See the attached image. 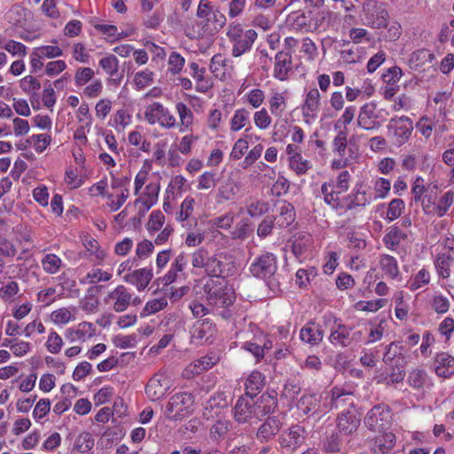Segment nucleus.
I'll return each mask as SVG.
<instances>
[{"mask_svg": "<svg viewBox=\"0 0 454 454\" xmlns=\"http://www.w3.org/2000/svg\"><path fill=\"white\" fill-rule=\"evenodd\" d=\"M249 270L254 277L263 279L273 294L282 292L277 257L272 253L267 252L257 256L250 264Z\"/></svg>", "mask_w": 454, "mask_h": 454, "instance_id": "nucleus-1", "label": "nucleus"}, {"mask_svg": "<svg viewBox=\"0 0 454 454\" xmlns=\"http://www.w3.org/2000/svg\"><path fill=\"white\" fill-rule=\"evenodd\" d=\"M226 35L231 43V55L235 58L249 52L258 34L254 29H244L239 23H231Z\"/></svg>", "mask_w": 454, "mask_h": 454, "instance_id": "nucleus-2", "label": "nucleus"}, {"mask_svg": "<svg viewBox=\"0 0 454 454\" xmlns=\"http://www.w3.org/2000/svg\"><path fill=\"white\" fill-rule=\"evenodd\" d=\"M193 396L187 392L174 395L166 405L165 415L170 420H181L191 412Z\"/></svg>", "mask_w": 454, "mask_h": 454, "instance_id": "nucleus-3", "label": "nucleus"}, {"mask_svg": "<svg viewBox=\"0 0 454 454\" xmlns=\"http://www.w3.org/2000/svg\"><path fill=\"white\" fill-rule=\"evenodd\" d=\"M204 291L207 294L208 302L212 305L219 308H227L234 302V292L221 283L217 284L215 281L207 282L204 286Z\"/></svg>", "mask_w": 454, "mask_h": 454, "instance_id": "nucleus-4", "label": "nucleus"}, {"mask_svg": "<svg viewBox=\"0 0 454 454\" xmlns=\"http://www.w3.org/2000/svg\"><path fill=\"white\" fill-rule=\"evenodd\" d=\"M391 412L387 406L378 404L372 407L364 418V425L372 431H385L391 425Z\"/></svg>", "mask_w": 454, "mask_h": 454, "instance_id": "nucleus-5", "label": "nucleus"}, {"mask_svg": "<svg viewBox=\"0 0 454 454\" xmlns=\"http://www.w3.org/2000/svg\"><path fill=\"white\" fill-rule=\"evenodd\" d=\"M145 120L151 123L154 124L159 122L161 126L167 128L174 127L176 123V119L168 113V111L164 108V106L156 102L147 107L145 113Z\"/></svg>", "mask_w": 454, "mask_h": 454, "instance_id": "nucleus-6", "label": "nucleus"}, {"mask_svg": "<svg viewBox=\"0 0 454 454\" xmlns=\"http://www.w3.org/2000/svg\"><path fill=\"white\" fill-rule=\"evenodd\" d=\"M306 438V430L300 425H294L284 431L278 437V443L282 449L295 450L301 445Z\"/></svg>", "mask_w": 454, "mask_h": 454, "instance_id": "nucleus-7", "label": "nucleus"}, {"mask_svg": "<svg viewBox=\"0 0 454 454\" xmlns=\"http://www.w3.org/2000/svg\"><path fill=\"white\" fill-rule=\"evenodd\" d=\"M255 413L254 397L247 395L240 396L233 407V418L238 423L247 422Z\"/></svg>", "mask_w": 454, "mask_h": 454, "instance_id": "nucleus-8", "label": "nucleus"}, {"mask_svg": "<svg viewBox=\"0 0 454 454\" xmlns=\"http://www.w3.org/2000/svg\"><path fill=\"white\" fill-rule=\"evenodd\" d=\"M388 129L394 130V136L396 138V143L403 145L411 135L413 126L412 121L409 117L402 116L399 118H392L389 121Z\"/></svg>", "mask_w": 454, "mask_h": 454, "instance_id": "nucleus-9", "label": "nucleus"}, {"mask_svg": "<svg viewBox=\"0 0 454 454\" xmlns=\"http://www.w3.org/2000/svg\"><path fill=\"white\" fill-rule=\"evenodd\" d=\"M132 300V294L122 286H118L110 292L105 298L106 303L113 301V309L116 312H122L128 309Z\"/></svg>", "mask_w": 454, "mask_h": 454, "instance_id": "nucleus-10", "label": "nucleus"}, {"mask_svg": "<svg viewBox=\"0 0 454 454\" xmlns=\"http://www.w3.org/2000/svg\"><path fill=\"white\" fill-rule=\"evenodd\" d=\"M168 388V379L162 374H155L146 384L145 393L150 400L157 401L165 395Z\"/></svg>", "mask_w": 454, "mask_h": 454, "instance_id": "nucleus-11", "label": "nucleus"}, {"mask_svg": "<svg viewBox=\"0 0 454 454\" xmlns=\"http://www.w3.org/2000/svg\"><path fill=\"white\" fill-rule=\"evenodd\" d=\"M292 70V52L289 51H279L275 56L274 77L279 81H286Z\"/></svg>", "mask_w": 454, "mask_h": 454, "instance_id": "nucleus-12", "label": "nucleus"}, {"mask_svg": "<svg viewBox=\"0 0 454 454\" xmlns=\"http://www.w3.org/2000/svg\"><path fill=\"white\" fill-rule=\"evenodd\" d=\"M396 437L394 433L387 430L379 432L370 442V448L374 454H387L395 445Z\"/></svg>", "mask_w": 454, "mask_h": 454, "instance_id": "nucleus-13", "label": "nucleus"}, {"mask_svg": "<svg viewBox=\"0 0 454 454\" xmlns=\"http://www.w3.org/2000/svg\"><path fill=\"white\" fill-rule=\"evenodd\" d=\"M360 425V418L356 411H346L340 412L337 417V430L343 435H349L355 433Z\"/></svg>", "mask_w": 454, "mask_h": 454, "instance_id": "nucleus-14", "label": "nucleus"}, {"mask_svg": "<svg viewBox=\"0 0 454 454\" xmlns=\"http://www.w3.org/2000/svg\"><path fill=\"white\" fill-rule=\"evenodd\" d=\"M376 105L374 103H366L361 109L357 118V124L364 129H373L380 127V122L376 121L375 114Z\"/></svg>", "mask_w": 454, "mask_h": 454, "instance_id": "nucleus-15", "label": "nucleus"}, {"mask_svg": "<svg viewBox=\"0 0 454 454\" xmlns=\"http://www.w3.org/2000/svg\"><path fill=\"white\" fill-rule=\"evenodd\" d=\"M281 427L282 423L278 417H268V419L259 427L256 437L261 442H268L279 432Z\"/></svg>", "mask_w": 454, "mask_h": 454, "instance_id": "nucleus-16", "label": "nucleus"}, {"mask_svg": "<svg viewBox=\"0 0 454 454\" xmlns=\"http://www.w3.org/2000/svg\"><path fill=\"white\" fill-rule=\"evenodd\" d=\"M227 256L221 254H211L206 273L213 277H225L229 275V264L225 262Z\"/></svg>", "mask_w": 454, "mask_h": 454, "instance_id": "nucleus-17", "label": "nucleus"}, {"mask_svg": "<svg viewBox=\"0 0 454 454\" xmlns=\"http://www.w3.org/2000/svg\"><path fill=\"white\" fill-rule=\"evenodd\" d=\"M153 277V270L143 268L124 276L125 281L136 286L138 291L145 290Z\"/></svg>", "mask_w": 454, "mask_h": 454, "instance_id": "nucleus-18", "label": "nucleus"}, {"mask_svg": "<svg viewBox=\"0 0 454 454\" xmlns=\"http://www.w3.org/2000/svg\"><path fill=\"white\" fill-rule=\"evenodd\" d=\"M329 340L333 345L348 346L351 342L350 328L335 319L333 325L331 327Z\"/></svg>", "mask_w": 454, "mask_h": 454, "instance_id": "nucleus-19", "label": "nucleus"}, {"mask_svg": "<svg viewBox=\"0 0 454 454\" xmlns=\"http://www.w3.org/2000/svg\"><path fill=\"white\" fill-rule=\"evenodd\" d=\"M435 373L442 378H449L454 374V357L448 353L437 354L434 358Z\"/></svg>", "mask_w": 454, "mask_h": 454, "instance_id": "nucleus-20", "label": "nucleus"}, {"mask_svg": "<svg viewBox=\"0 0 454 454\" xmlns=\"http://www.w3.org/2000/svg\"><path fill=\"white\" fill-rule=\"evenodd\" d=\"M344 200L347 202V208L353 209L356 207H365L367 204H370L372 200V195H368L364 190V185L362 184H356L354 192L344 198Z\"/></svg>", "mask_w": 454, "mask_h": 454, "instance_id": "nucleus-21", "label": "nucleus"}, {"mask_svg": "<svg viewBox=\"0 0 454 454\" xmlns=\"http://www.w3.org/2000/svg\"><path fill=\"white\" fill-rule=\"evenodd\" d=\"M321 96L317 89H311L306 96L302 106V114L304 117L315 118L320 108Z\"/></svg>", "mask_w": 454, "mask_h": 454, "instance_id": "nucleus-22", "label": "nucleus"}, {"mask_svg": "<svg viewBox=\"0 0 454 454\" xmlns=\"http://www.w3.org/2000/svg\"><path fill=\"white\" fill-rule=\"evenodd\" d=\"M324 337V332L319 326L314 322H309L305 326L301 329L300 338L302 341L307 342L310 345L319 344Z\"/></svg>", "mask_w": 454, "mask_h": 454, "instance_id": "nucleus-23", "label": "nucleus"}, {"mask_svg": "<svg viewBox=\"0 0 454 454\" xmlns=\"http://www.w3.org/2000/svg\"><path fill=\"white\" fill-rule=\"evenodd\" d=\"M256 407V417H262L271 414L278 407L277 398L269 394L262 395L256 401H254Z\"/></svg>", "mask_w": 454, "mask_h": 454, "instance_id": "nucleus-24", "label": "nucleus"}, {"mask_svg": "<svg viewBox=\"0 0 454 454\" xmlns=\"http://www.w3.org/2000/svg\"><path fill=\"white\" fill-rule=\"evenodd\" d=\"M277 225L280 228H286L291 225L295 220L294 207L284 200L280 203L278 207V215L274 217Z\"/></svg>", "mask_w": 454, "mask_h": 454, "instance_id": "nucleus-25", "label": "nucleus"}, {"mask_svg": "<svg viewBox=\"0 0 454 454\" xmlns=\"http://www.w3.org/2000/svg\"><path fill=\"white\" fill-rule=\"evenodd\" d=\"M297 407L305 415L315 414L320 408V402L316 395H304L298 401Z\"/></svg>", "mask_w": 454, "mask_h": 454, "instance_id": "nucleus-26", "label": "nucleus"}, {"mask_svg": "<svg viewBox=\"0 0 454 454\" xmlns=\"http://www.w3.org/2000/svg\"><path fill=\"white\" fill-rule=\"evenodd\" d=\"M263 386L264 376L260 372L254 371L246 381V395L254 397Z\"/></svg>", "mask_w": 454, "mask_h": 454, "instance_id": "nucleus-27", "label": "nucleus"}, {"mask_svg": "<svg viewBox=\"0 0 454 454\" xmlns=\"http://www.w3.org/2000/svg\"><path fill=\"white\" fill-rule=\"evenodd\" d=\"M403 346L399 345V342H391L387 346L386 353L383 356V362L386 364H392L395 360V363L405 364V357L402 355Z\"/></svg>", "mask_w": 454, "mask_h": 454, "instance_id": "nucleus-28", "label": "nucleus"}, {"mask_svg": "<svg viewBox=\"0 0 454 454\" xmlns=\"http://www.w3.org/2000/svg\"><path fill=\"white\" fill-rule=\"evenodd\" d=\"M408 382L413 388L420 389L430 385V378L422 369H413L408 376Z\"/></svg>", "mask_w": 454, "mask_h": 454, "instance_id": "nucleus-29", "label": "nucleus"}, {"mask_svg": "<svg viewBox=\"0 0 454 454\" xmlns=\"http://www.w3.org/2000/svg\"><path fill=\"white\" fill-rule=\"evenodd\" d=\"M217 358L215 356H205L191 364L186 371L191 372L192 374L199 375L203 372L210 369L216 364Z\"/></svg>", "mask_w": 454, "mask_h": 454, "instance_id": "nucleus-30", "label": "nucleus"}, {"mask_svg": "<svg viewBox=\"0 0 454 454\" xmlns=\"http://www.w3.org/2000/svg\"><path fill=\"white\" fill-rule=\"evenodd\" d=\"M380 265L384 273L390 278L395 279L399 275L397 261L389 254H382L380 258Z\"/></svg>", "mask_w": 454, "mask_h": 454, "instance_id": "nucleus-31", "label": "nucleus"}, {"mask_svg": "<svg viewBox=\"0 0 454 454\" xmlns=\"http://www.w3.org/2000/svg\"><path fill=\"white\" fill-rule=\"evenodd\" d=\"M231 422L228 420H217L209 430V435L213 442H219L230 430Z\"/></svg>", "mask_w": 454, "mask_h": 454, "instance_id": "nucleus-32", "label": "nucleus"}, {"mask_svg": "<svg viewBox=\"0 0 454 454\" xmlns=\"http://www.w3.org/2000/svg\"><path fill=\"white\" fill-rule=\"evenodd\" d=\"M189 66L192 72V75L199 82L197 90L206 92L210 88V84L205 80L206 68H200L199 65L195 62H192Z\"/></svg>", "mask_w": 454, "mask_h": 454, "instance_id": "nucleus-33", "label": "nucleus"}, {"mask_svg": "<svg viewBox=\"0 0 454 454\" xmlns=\"http://www.w3.org/2000/svg\"><path fill=\"white\" fill-rule=\"evenodd\" d=\"M342 433L340 431H333L331 434H327L325 436V440L324 441V449L327 452H338L340 450V446L342 444Z\"/></svg>", "mask_w": 454, "mask_h": 454, "instance_id": "nucleus-34", "label": "nucleus"}, {"mask_svg": "<svg viewBox=\"0 0 454 454\" xmlns=\"http://www.w3.org/2000/svg\"><path fill=\"white\" fill-rule=\"evenodd\" d=\"M249 116L250 113L245 108L237 110L231 121V129L238 131L244 128L249 122Z\"/></svg>", "mask_w": 454, "mask_h": 454, "instance_id": "nucleus-35", "label": "nucleus"}, {"mask_svg": "<svg viewBox=\"0 0 454 454\" xmlns=\"http://www.w3.org/2000/svg\"><path fill=\"white\" fill-rule=\"evenodd\" d=\"M226 20L225 15L219 9H215L206 20L205 26L209 27V23H211L212 27L210 29L217 32L224 27Z\"/></svg>", "mask_w": 454, "mask_h": 454, "instance_id": "nucleus-36", "label": "nucleus"}, {"mask_svg": "<svg viewBox=\"0 0 454 454\" xmlns=\"http://www.w3.org/2000/svg\"><path fill=\"white\" fill-rule=\"evenodd\" d=\"M43 270L49 274H55L62 266V260L54 254H46L42 260Z\"/></svg>", "mask_w": 454, "mask_h": 454, "instance_id": "nucleus-37", "label": "nucleus"}, {"mask_svg": "<svg viewBox=\"0 0 454 454\" xmlns=\"http://www.w3.org/2000/svg\"><path fill=\"white\" fill-rule=\"evenodd\" d=\"M211 254L204 248L200 247L192 254V264L194 268L204 269L207 270Z\"/></svg>", "mask_w": 454, "mask_h": 454, "instance_id": "nucleus-38", "label": "nucleus"}, {"mask_svg": "<svg viewBox=\"0 0 454 454\" xmlns=\"http://www.w3.org/2000/svg\"><path fill=\"white\" fill-rule=\"evenodd\" d=\"M94 446V439L88 432H83L75 440L74 449L80 453L90 451Z\"/></svg>", "mask_w": 454, "mask_h": 454, "instance_id": "nucleus-39", "label": "nucleus"}, {"mask_svg": "<svg viewBox=\"0 0 454 454\" xmlns=\"http://www.w3.org/2000/svg\"><path fill=\"white\" fill-rule=\"evenodd\" d=\"M454 200V192L452 191H449L444 193V195L439 200L438 203L435 205L434 213L438 217H442L450 206L452 205Z\"/></svg>", "mask_w": 454, "mask_h": 454, "instance_id": "nucleus-40", "label": "nucleus"}, {"mask_svg": "<svg viewBox=\"0 0 454 454\" xmlns=\"http://www.w3.org/2000/svg\"><path fill=\"white\" fill-rule=\"evenodd\" d=\"M289 166L297 175H303L310 168L309 161L303 159L301 154L291 156Z\"/></svg>", "mask_w": 454, "mask_h": 454, "instance_id": "nucleus-41", "label": "nucleus"}, {"mask_svg": "<svg viewBox=\"0 0 454 454\" xmlns=\"http://www.w3.org/2000/svg\"><path fill=\"white\" fill-rule=\"evenodd\" d=\"M99 66L110 76H114L119 68V61L114 55H109L100 59Z\"/></svg>", "mask_w": 454, "mask_h": 454, "instance_id": "nucleus-42", "label": "nucleus"}, {"mask_svg": "<svg viewBox=\"0 0 454 454\" xmlns=\"http://www.w3.org/2000/svg\"><path fill=\"white\" fill-rule=\"evenodd\" d=\"M168 71L173 74H177L182 71L185 59L179 53L172 51L168 57Z\"/></svg>", "mask_w": 454, "mask_h": 454, "instance_id": "nucleus-43", "label": "nucleus"}, {"mask_svg": "<svg viewBox=\"0 0 454 454\" xmlns=\"http://www.w3.org/2000/svg\"><path fill=\"white\" fill-rule=\"evenodd\" d=\"M269 209V202L263 200H255L247 206V212L251 217H256L266 214Z\"/></svg>", "mask_w": 454, "mask_h": 454, "instance_id": "nucleus-44", "label": "nucleus"}, {"mask_svg": "<svg viewBox=\"0 0 454 454\" xmlns=\"http://www.w3.org/2000/svg\"><path fill=\"white\" fill-rule=\"evenodd\" d=\"M407 235L403 233L399 228L395 227L386 234L384 240L388 247L394 248L402 239H406Z\"/></svg>", "mask_w": 454, "mask_h": 454, "instance_id": "nucleus-45", "label": "nucleus"}, {"mask_svg": "<svg viewBox=\"0 0 454 454\" xmlns=\"http://www.w3.org/2000/svg\"><path fill=\"white\" fill-rule=\"evenodd\" d=\"M404 209V202L402 199H394L388 205L387 217L388 221L397 219Z\"/></svg>", "mask_w": 454, "mask_h": 454, "instance_id": "nucleus-46", "label": "nucleus"}, {"mask_svg": "<svg viewBox=\"0 0 454 454\" xmlns=\"http://www.w3.org/2000/svg\"><path fill=\"white\" fill-rule=\"evenodd\" d=\"M347 145V132L340 130L333 141V150L340 157H344Z\"/></svg>", "mask_w": 454, "mask_h": 454, "instance_id": "nucleus-47", "label": "nucleus"}, {"mask_svg": "<svg viewBox=\"0 0 454 454\" xmlns=\"http://www.w3.org/2000/svg\"><path fill=\"white\" fill-rule=\"evenodd\" d=\"M168 305V301L166 298L153 299L149 301L144 310L142 312V316H146L150 314H154L161 309H163Z\"/></svg>", "mask_w": 454, "mask_h": 454, "instance_id": "nucleus-48", "label": "nucleus"}, {"mask_svg": "<svg viewBox=\"0 0 454 454\" xmlns=\"http://www.w3.org/2000/svg\"><path fill=\"white\" fill-rule=\"evenodd\" d=\"M195 200L193 198L187 197L181 204L179 212L176 214V219L180 222L186 220L193 211V204Z\"/></svg>", "mask_w": 454, "mask_h": 454, "instance_id": "nucleus-49", "label": "nucleus"}, {"mask_svg": "<svg viewBox=\"0 0 454 454\" xmlns=\"http://www.w3.org/2000/svg\"><path fill=\"white\" fill-rule=\"evenodd\" d=\"M176 110L178 112L181 124L189 127L193 121V114L192 110L187 107V106L184 103H178L176 104Z\"/></svg>", "mask_w": 454, "mask_h": 454, "instance_id": "nucleus-50", "label": "nucleus"}, {"mask_svg": "<svg viewBox=\"0 0 454 454\" xmlns=\"http://www.w3.org/2000/svg\"><path fill=\"white\" fill-rule=\"evenodd\" d=\"M86 326L91 327L92 324L84 322L80 324L78 329L76 330L68 329L66 334L67 339H68L71 342H74L77 340H84L87 333L85 329Z\"/></svg>", "mask_w": 454, "mask_h": 454, "instance_id": "nucleus-51", "label": "nucleus"}, {"mask_svg": "<svg viewBox=\"0 0 454 454\" xmlns=\"http://www.w3.org/2000/svg\"><path fill=\"white\" fill-rule=\"evenodd\" d=\"M165 222L164 215L160 211L152 212L148 221V230L150 231H157L161 229Z\"/></svg>", "mask_w": 454, "mask_h": 454, "instance_id": "nucleus-52", "label": "nucleus"}, {"mask_svg": "<svg viewBox=\"0 0 454 454\" xmlns=\"http://www.w3.org/2000/svg\"><path fill=\"white\" fill-rule=\"evenodd\" d=\"M62 345V338L56 332H51L46 342L47 349L52 354H58L61 350Z\"/></svg>", "mask_w": 454, "mask_h": 454, "instance_id": "nucleus-53", "label": "nucleus"}, {"mask_svg": "<svg viewBox=\"0 0 454 454\" xmlns=\"http://www.w3.org/2000/svg\"><path fill=\"white\" fill-rule=\"evenodd\" d=\"M153 243L148 239H144L137 245L136 256L138 259H145L153 252Z\"/></svg>", "mask_w": 454, "mask_h": 454, "instance_id": "nucleus-54", "label": "nucleus"}, {"mask_svg": "<svg viewBox=\"0 0 454 454\" xmlns=\"http://www.w3.org/2000/svg\"><path fill=\"white\" fill-rule=\"evenodd\" d=\"M286 105L285 98L280 93H275L270 99V108L272 114L280 116Z\"/></svg>", "mask_w": 454, "mask_h": 454, "instance_id": "nucleus-55", "label": "nucleus"}, {"mask_svg": "<svg viewBox=\"0 0 454 454\" xmlns=\"http://www.w3.org/2000/svg\"><path fill=\"white\" fill-rule=\"evenodd\" d=\"M274 222L275 219L272 215L264 217L261 223L258 225L257 235L262 239L269 236L274 227Z\"/></svg>", "mask_w": 454, "mask_h": 454, "instance_id": "nucleus-56", "label": "nucleus"}, {"mask_svg": "<svg viewBox=\"0 0 454 454\" xmlns=\"http://www.w3.org/2000/svg\"><path fill=\"white\" fill-rule=\"evenodd\" d=\"M402 74L403 72L400 67L396 66L392 67L382 74V80L388 85H394L400 80Z\"/></svg>", "mask_w": 454, "mask_h": 454, "instance_id": "nucleus-57", "label": "nucleus"}, {"mask_svg": "<svg viewBox=\"0 0 454 454\" xmlns=\"http://www.w3.org/2000/svg\"><path fill=\"white\" fill-rule=\"evenodd\" d=\"M20 88L25 92L34 94V93H35V91L40 90L41 84L36 78H35L31 75H27V76L24 77L23 79H21Z\"/></svg>", "mask_w": 454, "mask_h": 454, "instance_id": "nucleus-58", "label": "nucleus"}, {"mask_svg": "<svg viewBox=\"0 0 454 454\" xmlns=\"http://www.w3.org/2000/svg\"><path fill=\"white\" fill-rule=\"evenodd\" d=\"M153 73L145 69L142 72H138L135 75V84L139 89H144L146 86L150 85L153 82Z\"/></svg>", "mask_w": 454, "mask_h": 454, "instance_id": "nucleus-59", "label": "nucleus"}, {"mask_svg": "<svg viewBox=\"0 0 454 454\" xmlns=\"http://www.w3.org/2000/svg\"><path fill=\"white\" fill-rule=\"evenodd\" d=\"M35 150L37 153H43L51 142V137L46 134L31 136Z\"/></svg>", "mask_w": 454, "mask_h": 454, "instance_id": "nucleus-60", "label": "nucleus"}, {"mask_svg": "<svg viewBox=\"0 0 454 454\" xmlns=\"http://www.w3.org/2000/svg\"><path fill=\"white\" fill-rule=\"evenodd\" d=\"M429 280H430L429 272L427 270H426L425 269H422L417 273V275L411 280L410 288H411V290L415 291V290L420 288L422 286L428 284Z\"/></svg>", "mask_w": 454, "mask_h": 454, "instance_id": "nucleus-61", "label": "nucleus"}, {"mask_svg": "<svg viewBox=\"0 0 454 454\" xmlns=\"http://www.w3.org/2000/svg\"><path fill=\"white\" fill-rule=\"evenodd\" d=\"M434 266L438 275L442 278H448L450 276V263L444 257L438 254L434 260Z\"/></svg>", "mask_w": 454, "mask_h": 454, "instance_id": "nucleus-62", "label": "nucleus"}, {"mask_svg": "<svg viewBox=\"0 0 454 454\" xmlns=\"http://www.w3.org/2000/svg\"><path fill=\"white\" fill-rule=\"evenodd\" d=\"M431 306L436 313L443 314L449 310L450 302L443 295H436L432 299Z\"/></svg>", "mask_w": 454, "mask_h": 454, "instance_id": "nucleus-63", "label": "nucleus"}, {"mask_svg": "<svg viewBox=\"0 0 454 454\" xmlns=\"http://www.w3.org/2000/svg\"><path fill=\"white\" fill-rule=\"evenodd\" d=\"M254 121L256 127L261 129H265L270 126L271 118L266 109L262 108V110L254 113Z\"/></svg>", "mask_w": 454, "mask_h": 454, "instance_id": "nucleus-64", "label": "nucleus"}]
</instances>
